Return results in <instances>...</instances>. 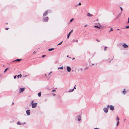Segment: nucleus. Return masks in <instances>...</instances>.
Instances as JSON below:
<instances>
[{
  "label": "nucleus",
  "mask_w": 129,
  "mask_h": 129,
  "mask_svg": "<svg viewBox=\"0 0 129 129\" xmlns=\"http://www.w3.org/2000/svg\"><path fill=\"white\" fill-rule=\"evenodd\" d=\"M33 102V101H32L31 103L32 107L33 108H35L37 106V103H34Z\"/></svg>",
  "instance_id": "nucleus-1"
},
{
  "label": "nucleus",
  "mask_w": 129,
  "mask_h": 129,
  "mask_svg": "<svg viewBox=\"0 0 129 129\" xmlns=\"http://www.w3.org/2000/svg\"><path fill=\"white\" fill-rule=\"evenodd\" d=\"M109 107V106L108 105L107 108H104L103 110L104 112L105 113H107L108 111V108Z\"/></svg>",
  "instance_id": "nucleus-2"
},
{
  "label": "nucleus",
  "mask_w": 129,
  "mask_h": 129,
  "mask_svg": "<svg viewBox=\"0 0 129 129\" xmlns=\"http://www.w3.org/2000/svg\"><path fill=\"white\" fill-rule=\"evenodd\" d=\"M110 110L113 111L114 110V106L112 105H111L110 106Z\"/></svg>",
  "instance_id": "nucleus-3"
},
{
  "label": "nucleus",
  "mask_w": 129,
  "mask_h": 129,
  "mask_svg": "<svg viewBox=\"0 0 129 129\" xmlns=\"http://www.w3.org/2000/svg\"><path fill=\"white\" fill-rule=\"evenodd\" d=\"M48 17H46L45 18L43 19V20L45 22H47L48 21Z\"/></svg>",
  "instance_id": "nucleus-4"
},
{
  "label": "nucleus",
  "mask_w": 129,
  "mask_h": 129,
  "mask_svg": "<svg viewBox=\"0 0 129 129\" xmlns=\"http://www.w3.org/2000/svg\"><path fill=\"white\" fill-rule=\"evenodd\" d=\"M25 89V88H20L19 89V92L20 93H21L22 92H23V91Z\"/></svg>",
  "instance_id": "nucleus-5"
},
{
  "label": "nucleus",
  "mask_w": 129,
  "mask_h": 129,
  "mask_svg": "<svg viewBox=\"0 0 129 129\" xmlns=\"http://www.w3.org/2000/svg\"><path fill=\"white\" fill-rule=\"evenodd\" d=\"M67 71L69 72H70L71 71V68L69 67L68 66L67 67Z\"/></svg>",
  "instance_id": "nucleus-6"
},
{
  "label": "nucleus",
  "mask_w": 129,
  "mask_h": 129,
  "mask_svg": "<svg viewBox=\"0 0 129 129\" xmlns=\"http://www.w3.org/2000/svg\"><path fill=\"white\" fill-rule=\"evenodd\" d=\"M122 46L124 47V48H127L128 47V46L125 43L123 44L122 45Z\"/></svg>",
  "instance_id": "nucleus-7"
},
{
  "label": "nucleus",
  "mask_w": 129,
  "mask_h": 129,
  "mask_svg": "<svg viewBox=\"0 0 129 129\" xmlns=\"http://www.w3.org/2000/svg\"><path fill=\"white\" fill-rule=\"evenodd\" d=\"M26 114H27L28 115H29L30 114V110H27L26 111Z\"/></svg>",
  "instance_id": "nucleus-8"
},
{
  "label": "nucleus",
  "mask_w": 129,
  "mask_h": 129,
  "mask_svg": "<svg viewBox=\"0 0 129 129\" xmlns=\"http://www.w3.org/2000/svg\"><path fill=\"white\" fill-rule=\"evenodd\" d=\"M48 14L47 11H45L43 14V16H46Z\"/></svg>",
  "instance_id": "nucleus-9"
},
{
  "label": "nucleus",
  "mask_w": 129,
  "mask_h": 129,
  "mask_svg": "<svg viewBox=\"0 0 129 129\" xmlns=\"http://www.w3.org/2000/svg\"><path fill=\"white\" fill-rule=\"evenodd\" d=\"M73 31V30H72L69 33V34L68 35H67V38L68 39L69 38V36L71 33V32H72Z\"/></svg>",
  "instance_id": "nucleus-10"
},
{
  "label": "nucleus",
  "mask_w": 129,
  "mask_h": 129,
  "mask_svg": "<svg viewBox=\"0 0 129 129\" xmlns=\"http://www.w3.org/2000/svg\"><path fill=\"white\" fill-rule=\"evenodd\" d=\"M25 122H24L22 123H20L19 121H18V122H17V124L18 125H20L21 124H25Z\"/></svg>",
  "instance_id": "nucleus-11"
},
{
  "label": "nucleus",
  "mask_w": 129,
  "mask_h": 129,
  "mask_svg": "<svg viewBox=\"0 0 129 129\" xmlns=\"http://www.w3.org/2000/svg\"><path fill=\"white\" fill-rule=\"evenodd\" d=\"M74 88H73L72 89H70L69 90L68 92H71L73 91H74Z\"/></svg>",
  "instance_id": "nucleus-12"
},
{
  "label": "nucleus",
  "mask_w": 129,
  "mask_h": 129,
  "mask_svg": "<svg viewBox=\"0 0 129 129\" xmlns=\"http://www.w3.org/2000/svg\"><path fill=\"white\" fill-rule=\"evenodd\" d=\"M21 77H22V75L20 74L18 75L17 76V78H19V77H20V78H21Z\"/></svg>",
  "instance_id": "nucleus-13"
},
{
  "label": "nucleus",
  "mask_w": 129,
  "mask_h": 129,
  "mask_svg": "<svg viewBox=\"0 0 129 129\" xmlns=\"http://www.w3.org/2000/svg\"><path fill=\"white\" fill-rule=\"evenodd\" d=\"M87 16H92L93 15L92 14H90L89 13H87Z\"/></svg>",
  "instance_id": "nucleus-14"
},
{
  "label": "nucleus",
  "mask_w": 129,
  "mask_h": 129,
  "mask_svg": "<svg viewBox=\"0 0 129 129\" xmlns=\"http://www.w3.org/2000/svg\"><path fill=\"white\" fill-rule=\"evenodd\" d=\"M38 95L39 97H40L41 95V93L40 92L38 93Z\"/></svg>",
  "instance_id": "nucleus-15"
},
{
  "label": "nucleus",
  "mask_w": 129,
  "mask_h": 129,
  "mask_svg": "<svg viewBox=\"0 0 129 129\" xmlns=\"http://www.w3.org/2000/svg\"><path fill=\"white\" fill-rule=\"evenodd\" d=\"M21 60V59H17L15 61H19Z\"/></svg>",
  "instance_id": "nucleus-16"
},
{
  "label": "nucleus",
  "mask_w": 129,
  "mask_h": 129,
  "mask_svg": "<svg viewBox=\"0 0 129 129\" xmlns=\"http://www.w3.org/2000/svg\"><path fill=\"white\" fill-rule=\"evenodd\" d=\"M54 50V48H52L49 49L48 50L49 51H52V50Z\"/></svg>",
  "instance_id": "nucleus-17"
},
{
  "label": "nucleus",
  "mask_w": 129,
  "mask_h": 129,
  "mask_svg": "<svg viewBox=\"0 0 129 129\" xmlns=\"http://www.w3.org/2000/svg\"><path fill=\"white\" fill-rule=\"evenodd\" d=\"M94 27H96V28H100V27H99L98 26H96V25H95L94 26Z\"/></svg>",
  "instance_id": "nucleus-18"
},
{
  "label": "nucleus",
  "mask_w": 129,
  "mask_h": 129,
  "mask_svg": "<svg viewBox=\"0 0 129 129\" xmlns=\"http://www.w3.org/2000/svg\"><path fill=\"white\" fill-rule=\"evenodd\" d=\"M63 69V66H62L61 67H59L58 69Z\"/></svg>",
  "instance_id": "nucleus-19"
},
{
  "label": "nucleus",
  "mask_w": 129,
  "mask_h": 129,
  "mask_svg": "<svg viewBox=\"0 0 129 129\" xmlns=\"http://www.w3.org/2000/svg\"><path fill=\"white\" fill-rule=\"evenodd\" d=\"M116 120H117L118 121H119V117H116Z\"/></svg>",
  "instance_id": "nucleus-20"
},
{
  "label": "nucleus",
  "mask_w": 129,
  "mask_h": 129,
  "mask_svg": "<svg viewBox=\"0 0 129 129\" xmlns=\"http://www.w3.org/2000/svg\"><path fill=\"white\" fill-rule=\"evenodd\" d=\"M75 41H76V42H78V41L77 40H73V42H75Z\"/></svg>",
  "instance_id": "nucleus-21"
},
{
  "label": "nucleus",
  "mask_w": 129,
  "mask_h": 129,
  "mask_svg": "<svg viewBox=\"0 0 129 129\" xmlns=\"http://www.w3.org/2000/svg\"><path fill=\"white\" fill-rule=\"evenodd\" d=\"M81 119V117L80 116H79L78 119V121H80Z\"/></svg>",
  "instance_id": "nucleus-22"
},
{
  "label": "nucleus",
  "mask_w": 129,
  "mask_h": 129,
  "mask_svg": "<svg viewBox=\"0 0 129 129\" xmlns=\"http://www.w3.org/2000/svg\"><path fill=\"white\" fill-rule=\"evenodd\" d=\"M62 42H63L62 41L61 42L59 43V44H57V45H60L61 44V43H62Z\"/></svg>",
  "instance_id": "nucleus-23"
},
{
  "label": "nucleus",
  "mask_w": 129,
  "mask_h": 129,
  "mask_svg": "<svg viewBox=\"0 0 129 129\" xmlns=\"http://www.w3.org/2000/svg\"><path fill=\"white\" fill-rule=\"evenodd\" d=\"M107 49V47H105L104 49L105 51H106V50Z\"/></svg>",
  "instance_id": "nucleus-24"
},
{
  "label": "nucleus",
  "mask_w": 129,
  "mask_h": 129,
  "mask_svg": "<svg viewBox=\"0 0 129 129\" xmlns=\"http://www.w3.org/2000/svg\"><path fill=\"white\" fill-rule=\"evenodd\" d=\"M88 69V67H86L84 68V70H86Z\"/></svg>",
  "instance_id": "nucleus-25"
},
{
  "label": "nucleus",
  "mask_w": 129,
  "mask_h": 129,
  "mask_svg": "<svg viewBox=\"0 0 129 129\" xmlns=\"http://www.w3.org/2000/svg\"><path fill=\"white\" fill-rule=\"evenodd\" d=\"M125 28H129V25L127 26Z\"/></svg>",
  "instance_id": "nucleus-26"
},
{
  "label": "nucleus",
  "mask_w": 129,
  "mask_h": 129,
  "mask_svg": "<svg viewBox=\"0 0 129 129\" xmlns=\"http://www.w3.org/2000/svg\"><path fill=\"white\" fill-rule=\"evenodd\" d=\"M119 121H117V123L116 124V126H117L119 124Z\"/></svg>",
  "instance_id": "nucleus-27"
},
{
  "label": "nucleus",
  "mask_w": 129,
  "mask_h": 129,
  "mask_svg": "<svg viewBox=\"0 0 129 129\" xmlns=\"http://www.w3.org/2000/svg\"><path fill=\"white\" fill-rule=\"evenodd\" d=\"M8 69V68H7L5 70L4 72H5L7 71V70Z\"/></svg>",
  "instance_id": "nucleus-28"
},
{
  "label": "nucleus",
  "mask_w": 129,
  "mask_h": 129,
  "mask_svg": "<svg viewBox=\"0 0 129 129\" xmlns=\"http://www.w3.org/2000/svg\"><path fill=\"white\" fill-rule=\"evenodd\" d=\"M113 29L112 28H111L110 29V32L111 31H113Z\"/></svg>",
  "instance_id": "nucleus-29"
},
{
  "label": "nucleus",
  "mask_w": 129,
  "mask_h": 129,
  "mask_svg": "<svg viewBox=\"0 0 129 129\" xmlns=\"http://www.w3.org/2000/svg\"><path fill=\"white\" fill-rule=\"evenodd\" d=\"M73 18L71 19L70 21V22H71L73 20Z\"/></svg>",
  "instance_id": "nucleus-30"
},
{
  "label": "nucleus",
  "mask_w": 129,
  "mask_h": 129,
  "mask_svg": "<svg viewBox=\"0 0 129 129\" xmlns=\"http://www.w3.org/2000/svg\"><path fill=\"white\" fill-rule=\"evenodd\" d=\"M121 9V12L122 11V10H122V8L121 7H120Z\"/></svg>",
  "instance_id": "nucleus-31"
},
{
  "label": "nucleus",
  "mask_w": 129,
  "mask_h": 129,
  "mask_svg": "<svg viewBox=\"0 0 129 129\" xmlns=\"http://www.w3.org/2000/svg\"><path fill=\"white\" fill-rule=\"evenodd\" d=\"M52 92H54L55 91V90H54H54H52Z\"/></svg>",
  "instance_id": "nucleus-32"
},
{
  "label": "nucleus",
  "mask_w": 129,
  "mask_h": 129,
  "mask_svg": "<svg viewBox=\"0 0 129 129\" xmlns=\"http://www.w3.org/2000/svg\"><path fill=\"white\" fill-rule=\"evenodd\" d=\"M81 5V4L80 3H79L78 4L79 5Z\"/></svg>",
  "instance_id": "nucleus-33"
},
{
  "label": "nucleus",
  "mask_w": 129,
  "mask_h": 129,
  "mask_svg": "<svg viewBox=\"0 0 129 129\" xmlns=\"http://www.w3.org/2000/svg\"><path fill=\"white\" fill-rule=\"evenodd\" d=\"M16 76H14V78L15 79L16 78Z\"/></svg>",
  "instance_id": "nucleus-34"
},
{
  "label": "nucleus",
  "mask_w": 129,
  "mask_h": 129,
  "mask_svg": "<svg viewBox=\"0 0 129 129\" xmlns=\"http://www.w3.org/2000/svg\"><path fill=\"white\" fill-rule=\"evenodd\" d=\"M125 89H124V90L122 92L123 93L125 92Z\"/></svg>",
  "instance_id": "nucleus-35"
},
{
  "label": "nucleus",
  "mask_w": 129,
  "mask_h": 129,
  "mask_svg": "<svg viewBox=\"0 0 129 129\" xmlns=\"http://www.w3.org/2000/svg\"><path fill=\"white\" fill-rule=\"evenodd\" d=\"M46 56V55H43L42 56V57H44L45 56Z\"/></svg>",
  "instance_id": "nucleus-36"
},
{
  "label": "nucleus",
  "mask_w": 129,
  "mask_h": 129,
  "mask_svg": "<svg viewBox=\"0 0 129 129\" xmlns=\"http://www.w3.org/2000/svg\"><path fill=\"white\" fill-rule=\"evenodd\" d=\"M96 41L98 42H100V41L98 39H96Z\"/></svg>",
  "instance_id": "nucleus-37"
},
{
  "label": "nucleus",
  "mask_w": 129,
  "mask_h": 129,
  "mask_svg": "<svg viewBox=\"0 0 129 129\" xmlns=\"http://www.w3.org/2000/svg\"><path fill=\"white\" fill-rule=\"evenodd\" d=\"M128 22L129 23V17L128 18Z\"/></svg>",
  "instance_id": "nucleus-38"
},
{
  "label": "nucleus",
  "mask_w": 129,
  "mask_h": 129,
  "mask_svg": "<svg viewBox=\"0 0 129 129\" xmlns=\"http://www.w3.org/2000/svg\"><path fill=\"white\" fill-rule=\"evenodd\" d=\"M53 96H54L55 95V94L54 93H53Z\"/></svg>",
  "instance_id": "nucleus-39"
},
{
  "label": "nucleus",
  "mask_w": 129,
  "mask_h": 129,
  "mask_svg": "<svg viewBox=\"0 0 129 129\" xmlns=\"http://www.w3.org/2000/svg\"><path fill=\"white\" fill-rule=\"evenodd\" d=\"M52 73V72H50V73H49V74H48V75H50V73Z\"/></svg>",
  "instance_id": "nucleus-40"
},
{
  "label": "nucleus",
  "mask_w": 129,
  "mask_h": 129,
  "mask_svg": "<svg viewBox=\"0 0 129 129\" xmlns=\"http://www.w3.org/2000/svg\"><path fill=\"white\" fill-rule=\"evenodd\" d=\"M87 25H85L84 26V27H86V26H87Z\"/></svg>",
  "instance_id": "nucleus-41"
},
{
  "label": "nucleus",
  "mask_w": 129,
  "mask_h": 129,
  "mask_svg": "<svg viewBox=\"0 0 129 129\" xmlns=\"http://www.w3.org/2000/svg\"><path fill=\"white\" fill-rule=\"evenodd\" d=\"M8 29H9V28H6V30H7Z\"/></svg>",
  "instance_id": "nucleus-42"
},
{
  "label": "nucleus",
  "mask_w": 129,
  "mask_h": 129,
  "mask_svg": "<svg viewBox=\"0 0 129 129\" xmlns=\"http://www.w3.org/2000/svg\"><path fill=\"white\" fill-rule=\"evenodd\" d=\"M35 53H36V51H35L33 52V53H34V54H35Z\"/></svg>",
  "instance_id": "nucleus-43"
},
{
  "label": "nucleus",
  "mask_w": 129,
  "mask_h": 129,
  "mask_svg": "<svg viewBox=\"0 0 129 129\" xmlns=\"http://www.w3.org/2000/svg\"><path fill=\"white\" fill-rule=\"evenodd\" d=\"M98 129V128H95L94 129Z\"/></svg>",
  "instance_id": "nucleus-44"
},
{
  "label": "nucleus",
  "mask_w": 129,
  "mask_h": 129,
  "mask_svg": "<svg viewBox=\"0 0 129 129\" xmlns=\"http://www.w3.org/2000/svg\"><path fill=\"white\" fill-rule=\"evenodd\" d=\"M12 104L13 105L14 104V103H13Z\"/></svg>",
  "instance_id": "nucleus-45"
},
{
  "label": "nucleus",
  "mask_w": 129,
  "mask_h": 129,
  "mask_svg": "<svg viewBox=\"0 0 129 129\" xmlns=\"http://www.w3.org/2000/svg\"><path fill=\"white\" fill-rule=\"evenodd\" d=\"M67 56V57H69L68 55Z\"/></svg>",
  "instance_id": "nucleus-46"
},
{
  "label": "nucleus",
  "mask_w": 129,
  "mask_h": 129,
  "mask_svg": "<svg viewBox=\"0 0 129 129\" xmlns=\"http://www.w3.org/2000/svg\"><path fill=\"white\" fill-rule=\"evenodd\" d=\"M74 88H76V87L75 86L74 87Z\"/></svg>",
  "instance_id": "nucleus-47"
},
{
  "label": "nucleus",
  "mask_w": 129,
  "mask_h": 129,
  "mask_svg": "<svg viewBox=\"0 0 129 129\" xmlns=\"http://www.w3.org/2000/svg\"><path fill=\"white\" fill-rule=\"evenodd\" d=\"M119 30V29H117V30Z\"/></svg>",
  "instance_id": "nucleus-48"
},
{
  "label": "nucleus",
  "mask_w": 129,
  "mask_h": 129,
  "mask_svg": "<svg viewBox=\"0 0 129 129\" xmlns=\"http://www.w3.org/2000/svg\"><path fill=\"white\" fill-rule=\"evenodd\" d=\"M80 70H82V69L81 68V69H80Z\"/></svg>",
  "instance_id": "nucleus-49"
},
{
  "label": "nucleus",
  "mask_w": 129,
  "mask_h": 129,
  "mask_svg": "<svg viewBox=\"0 0 129 129\" xmlns=\"http://www.w3.org/2000/svg\"><path fill=\"white\" fill-rule=\"evenodd\" d=\"M75 59V58H73V59Z\"/></svg>",
  "instance_id": "nucleus-50"
},
{
  "label": "nucleus",
  "mask_w": 129,
  "mask_h": 129,
  "mask_svg": "<svg viewBox=\"0 0 129 129\" xmlns=\"http://www.w3.org/2000/svg\"><path fill=\"white\" fill-rule=\"evenodd\" d=\"M45 76H46V74H45Z\"/></svg>",
  "instance_id": "nucleus-51"
},
{
  "label": "nucleus",
  "mask_w": 129,
  "mask_h": 129,
  "mask_svg": "<svg viewBox=\"0 0 129 129\" xmlns=\"http://www.w3.org/2000/svg\"><path fill=\"white\" fill-rule=\"evenodd\" d=\"M94 65V64H92V65Z\"/></svg>",
  "instance_id": "nucleus-52"
},
{
  "label": "nucleus",
  "mask_w": 129,
  "mask_h": 129,
  "mask_svg": "<svg viewBox=\"0 0 129 129\" xmlns=\"http://www.w3.org/2000/svg\"><path fill=\"white\" fill-rule=\"evenodd\" d=\"M125 121V119L124 120V121Z\"/></svg>",
  "instance_id": "nucleus-53"
}]
</instances>
